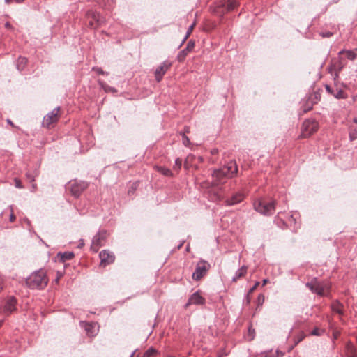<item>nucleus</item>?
<instances>
[{
  "instance_id": "7ed1b4c3",
  "label": "nucleus",
  "mask_w": 357,
  "mask_h": 357,
  "mask_svg": "<svg viewBox=\"0 0 357 357\" xmlns=\"http://www.w3.org/2000/svg\"><path fill=\"white\" fill-rule=\"evenodd\" d=\"M305 286L312 292L323 296L325 295V290L328 289L327 284L318 280L317 278H313Z\"/></svg>"
},
{
  "instance_id": "052dcab7",
  "label": "nucleus",
  "mask_w": 357,
  "mask_h": 357,
  "mask_svg": "<svg viewBox=\"0 0 357 357\" xmlns=\"http://www.w3.org/2000/svg\"><path fill=\"white\" fill-rule=\"evenodd\" d=\"M354 123H357V117H356V118H354Z\"/></svg>"
},
{
  "instance_id": "5fc2aeb1",
  "label": "nucleus",
  "mask_w": 357,
  "mask_h": 357,
  "mask_svg": "<svg viewBox=\"0 0 357 357\" xmlns=\"http://www.w3.org/2000/svg\"><path fill=\"white\" fill-rule=\"evenodd\" d=\"M7 122H8V123H9V124H10V125L13 126V124L12 121H11L10 119H8V120H7Z\"/></svg>"
},
{
  "instance_id": "603ef678",
  "label": "nucleus",
  "mask_w": 357,
  "mask_h": 357,
  "mask_svg": "<svg viewBox=\"0 0 357 357\" xmlns=\"http://www.w3.org/2000/svg\"><path fill=\"white\" fill-rule=\"evenodd\" d=\"M312 109V106L309 107L307 109H303L304 112H307V111L310 110Z\"/></svg>"
},
{
  "instance_id": "4d7b16f0",
  "label": "nucleus",
  "mask_w": 357,
  "mask_h": 357,
  "mask_svg": "<svg viewBox=\"0 0 357 357\" xmlns=\"http://www.w3.org/2000/svg\"><path fill=\"white\" fill-rule=\"evenodd\" d=\"M32 188H33L34 190H36V184L33 183V184L32 185Z\"/></svg>"
},
{
  "instance_id": "4c0bfd02",
  "label": "nucleus",
  "mask_w": 357,
  "mask_h": 357,
  "mask_svg": "<svg viewBox=\"0 0 357 357\" xmlns=\"http://www.w3.org/2000/svg\"><path fill=\"white\" fill-rule=\"evenodd\" d=\"M271 351L262 352L259 357H275V355L271 354Z\"/></svg>"
},
{
  "instance_id": "bb28decb",
  "label": "nucleus",
  "mask_w": 357,
  "mask_h": 357,
  "mask_svg": "<svg viewBox=\"0 0 357 357\" xmlns=\"http://www.w3.org/2000/svg\"><path fill=\"white\" fill-rule=\"evenodd\" d=\"M38 170L35 169L33 172H27L26 176L30 182H33L35 178L38 175Z\"/></svg>"
},
{
  "instance_id": "864d4df0",
  "label": "nucleus",
  "mask_w": 357,
  "mask_h": 357,
  "mask_svg": "<svg viewBox=\"0 0 357 357\" xmlns=\"http://www.w3.org/2000/svg\"><path fill=\"white\" fill-rule=\"evenodd\" d=\"M189 132H190V131H189V128H185V132H184V133H185H185H188Z\"/></svg>"
},
{
  "instance_id": "9b49d317",
  "label": "nucleus",
  "mask_w": 357,
  "mask_h": 357,
  "mask_svg": "<svg viewBox=\"0 0 357 357\" xmlns=\"http://www.w3.org/2000/svg\"><path fill=\"white\" fill-rule=\"evenodd\" d=\"M238 172V167L235 161H230L222 167V173L225 174L227 178L233 177Z\"/></svg>"
},
{
  "instance_id": "f03ea898",
  "label": "nucleus",
  "mask_w": 357,
  "mask_h": 357,
  "mask_svg": "<svg viewBox=\"0 0 357 357\" xmlns=\"http://www.w3.org/2000/svg\"><path fill=\"white\" fill-rule=\"evenodd\" d=\"M253 206L255 210L261 215H271L275 210V201L267 202L264 199H258L254 202Z\"/></svg>"
},
{
  "instance_id": "2f4dec72",
  "label": "nucleus",
  "mask_w": 357,
  "mask_h": 357,
  "mask_svg": "<svg viewBox=\"0 0 357 357\" xmlns=\"http://www.w3.org/2000/svg\"><path fill=\"white\" fill-rule=\"evenodd\" d=\"M93 326L91 324H86L85 329L87 333L90 335H94V333L93 331Z\"/></svg>"
},
{
  "instance_id": "ddd939ff",
  "label": "nucleus",
  "mask_w": 357,
  "mask_h": 357,
  "mask_svg": "<svg viewBox=\"0 0 357 357\" xmlns=\"http://www.w3.org/2000/svg\"><path fill=\"white\" fill-rule=\"evenodd\" d=\"M206 302V300L204 297H202L198 291L195 292L192 294L189 299L188 303H186L185 306L188 307L190 305H204Z\"/></svg>"
},
{
  "instance_id": "473e14b6",
  "label": "nucleus",
  "mask_w": 357,
  "mask_h": 357,
  "mask_svg": "<svg viewBox=\"0 0 357 357\" xmlns=\"http://www.w3.org/2000/svg\"><path fill=\"white\" fill-rule=\"evenodd\" d=\"M181 165H182L181 159H180L179 158H176L175 160V165L174 166V169L175 170L178 171L181 169Z\"/></svg>"
},
{
  "instance_id": "e2e57ef3",
  "label": "nucleus",
  "mask_w": 357,
  "mask_h": 357,
  "mask_svg": "<svg viewBox=\"0 0 357 357\" xmlns=\"http://www.w3.org/2000/svg\"><path fill=\"white\" fill-rule=\"evenodd\" d=\"M3 324V320H0V327L2 326Z\"/></svg>"
},
{
  "instance_id": "8fccbe9b",
  "label": "nucleus",
  "mask_w": 357,
  "mask_h": 357,
  "mask_svg": "<svg viewBox=\"0 0 357 357\" xmlns=\"http://www.w3.org/2000/svg\"><path fill=\"white\" fill-rule=\"evenodd\" d=\"M5 26L7 28V29H11L12 28V26L11 24L9 23V22H6L5 24Z\"/></svg>"
},
{
  "instance_id": "de8ad7c7",
  "label": "nucleus",
  "mask_w": 357,
  "mask_h": 357,
  "mask_svg": "<svg viewBox=\"0 0 357 357\" xmlns=\"http://www.w3.org/2000/svg\"><path fill=\"white\" fill-rule=\"evenodd\" d=\"M3 279L0 276V291L3 289Z\"/></svg>"
},
{
  "instance_id": "4468645a",
  "label": "nucleus",
  "mask_w": 357,
  "mask_h": 357,
  "mask_svg": "<svg viewBox=\"0 0 357 357\" xmlns=\"http://www.w3.org/2000/svg\"><path fill=\"white\" fill-rule=\"evenodd\" d=\"M195 42L192 40H189L185 48L180 51L177 55V60L180 62L183 61L190 52L195 47Z\"/></svg>"
},
{
  "instance_id": "9d476101",
  "label": "nucleus",
  "mask_w": 357,
  "mask_h": 357,
  "mask_svg": "<svg viewBox=\"0 0 357 357\" xmlns=\"http://www.w3.org/2000/svg\"><path fill=\"white\" fill-rule=\"evenodd\" d=\"M238 172V167L235 161H230L222 167V173L225 174L227 178L233 177Z\"/></svg>"
},
{
  "instance_id": "69168bd1",
  "label": "nucleus",
  "mask_w": 357,
  "mask_h": 357,
  "mask_svg": "<svg viewBox=\"0 0 357 357\" xmlns=\"http://www.w3.org/2000/svg\"><path fill=\"white\" fill-rule=\"evenodd\" d=\"M111 91H116V89H114V88L111 89Z\"/></svg>"
},
{
  "instance_id": "3c124183",
  "label": "nucleus",
  "mask_w": 357,
  "mask_h": 357,
  "mask_svg": "<svg viewBox=\"0 0 357 357\" xmlns=\"http://www.w3.org/2000/svg\"><path fill=\"white\" fill-rule=\"evenodd\" d=\"M268 282V279H264L263 281H262V285L263 286L266 285Z\"/></svg>"
},
{
  "instance_id": "f704fd0d",
  "label": "nucleus",
  "mask_w": 357,
  "mask_h": 357,
  "mask_svg": "<svg viewBox=\"0 0 357 357\" xmlns=\"http://www.w3.org/2000/svg\"><path fill=\"white\" fill-rule=\"evenodd\" d=\"M93 70L96 71L99 75H108V73L105 72L101 68L93 67Z\"/></svg>"
},
{
  "instance_id": "58836bf2",
  "label": "nucleus",
  "mask_w": 357,
  "mask_h": 357,
  "mask_svg": "<svg viewBox=\"0 0 357 357\" xmlns=\"http://www.w3.org/2000/svg\"><path fill=\"white\" fill-rule=\"evenodd\" d=\"M93 18L98 23L101 24L102 21L100 20V16L99 13H93Z\"/></svg>"
},
{
  "instance_id": "a878e982",
  "label": "nucleus",
  "mask_w": 357,
  "mask_h": 357,
  "mask_svg": "<svg viewBox=\"0 0 357 357\" xmlns=\"http://www.w3.org/2000/svg\"><path fill=\"white\" fill-rule=\"evenodd\" d=\"M344 52L346 53L347 59L351 61L354 60L357 56V54L352 50H341L339 54H342Z\"/></svg>"
},
{
  "instance_id": "e433bc0d",
  "label": "nucleus",
  "mask_w": 357,
  "mask_h": 357,
  "mask_svg": "<svg viewBox=\"0 0 357 357\" xmlns=\"http://www.w3.org/2000/svg\"><path fill=\"white\" fill-rule=\"evenodd\" d=\"M10 211V221L13 222L15 220V215H14L13 212V206H9Z\"/></svg>"
},
{
  "instance_id": "393cba45",
  "label": "nucleus",
  "mask_w": 357,
  "mask_h": 357,
  "mask_svg": "<svg viewBox=\"0 0 357 357\" xmlns=\"http://www.w3.org/2000/svg\"><path fill=\"white\" fill-rule=\"evenodd\" d=\"M238 6V3L236 0H228L226 3V7L228 11L234 10Z\"/></svg>"
},
{
  "instance_id": "4be33fe9",
  "label": "nucleus",
  "mask_w": 357,
  "mask_h": 357,
  "mask_svg": "<svg viewBox=\"0 0 357 357\" xmlns=\"http://www.w3.org/2000/svg\"><path fill=\"white\" fill-rule=\"evenodd\" d=\"M332 310L340 315L343 314V305L337 301L332 304Z\"/></svg>"
},
{
  "instance_id": "b1692460",
  "label": "nucleus",
  "mask_w": 357,
  "mask_h": 357,
  "mask_svg": "<svg viewBox=\"0 0 357 357\" xmlns=\"http://www.w3.org/2000/svg\"><path fill=\"white\" fill-rule=\"evenodd\" d=\"M333 96L337 99H345L347 98V94L342 89L335 88L334 93Z\"/></svg>"
},
{
  "instance_id": "a19ab883",
  "label": "nucleus",
  "mask_w": 357,
  "mask_h": 357,
  "mask_svg": "<svg viewBox=\"0 0 357 357\" xmlns=\"http://www.w3.org/2000/svg\"><path fill=\"white\" fill-rule=\"evenodd\" d=\"M326 91L333 95L334 93L335 89H333V87L330 86L329 85H326Z\"/></svg>"
},
{
  "instance_id": "72a5a7b5",
  "label": "nucleus",
  "mask_w": 357,
  "mask_h": 357,
  "mask_svg": "<svg viewBox=\"0 0 357 357\" xmlns=\"http://www.w3.org/2000/svg\"><path fill=\"white\" fill-rule=\"evenodd\" d=\"M138 187V183L137 182H135V183H133L131 185V187L130 188V189L128 190V194L130 195V194H132L134 193V192L135 191V190L137 189V188Z\"/></svg>"
},
{
  "instance_id": "7c9ffc66",
  "label": "nucleus",
  "mask_w": 357,
  "mask_h": 357,
  "mask_svg": "<svg viewBox=\"0 0 357 357\" xmlns=\"http://www.w3.org/2000/svg\"><path fill=\"white\" fill-rule=\"evenodd\" d=\"M195 26V24H192V25L190 26V27L188 28L187 32H186V34L184 37V38L183 39L180 46H181L184 43L185 41L187 40V38L190 36V35L191 34V32L193 29V27Z\"/></svg>"
},
{
  "instance_id": "39448f33",
  "label": "nucleus",
  "mask_w": 357,
  "mask_h": 357,
  "mask_svg": "<svg viewBox=\"0 0 357 357\" xmlns=\"http://www.w3.org/2000/svg\"><path fill=\"white\" fill-rule=\"evenodd\" d=\"M211 265L208 262L205 260H200L196 265L195 270L192 273V278L195 280H199L202 278L210 269Z\"/></svg>"
},
{
  "instance_id": "37998d69",
  "label": "nucleus",
  "mask_w": 357,
  "mask_h": 357,
  "mask_svg": "<svg viewBox=\"0 0 357 357\" xmlns=\"http://www.w3.org/2000/svg\"><path fill=\"white\" fill-rule=\"evenodd\" d=\"M259 284V282H255V285L252 288H250V289L249 290L248 294L252 293Z\"/></svg>"
},
{
  "instance_id": "dca6fc26",
  "label": "nucleus",
  "mask_w": 357,
  "mask_h": 357,
  "mask_svg": "<svg viewBox=\"0 0 357 357\" xmlns=\"http://www.w3.org/2000/svg\"><path fill=\"white\" fill-rule=\"evenodd\" d=\"M343 67L344 63L341 59H335L332 61L331 70L335 71V75L337 77L338 73L342 70Z\"/></svg>"
},
{
  "instance_id": "6ab92c4d",
  "label": "nucleus",
  "mask_w": 357,
  "mask_h": 357,
  "mask_svg": "<svg viewBox=\"0 0 357 357\" xmlns=\"http://www.w3.org/2000/svg\"><path fill=\"white\" fill-rule=\"evenodd\" d=\"M75 256L73 252H59L57 254V257L61 262H65L68 260H70Z\"/></svg>"
},
{
  "instance_id": "bf43d9fd",
  "label": "nucleus",
  "mask_w": 357,
  "mask_h": 357,
  "mask_svg": "<svg viewBox=\"0 0 357 357\" xmlns=\"http://www.w3.org/2000/svg\"><path fill=\"white\" fill-rule=\"evenodd\" d=\"M24 0H15L16 2L17 3H21L22 1H24Z\"/></svg>"
},
{
  "instance_id": "423d86ee",
  "label": "nucleus",
  "mask_w": 357,
  "mask_h": 357,
  "mask_svg": "<svg viewBox=\"0 0 357 357\" xmlns=\"http://www.w3.org/2000/svg\"><path fill=\"white\" fill-rule=\"evenodd\" d=\"M87 187V183L82 181L75 180L68 183V188L75 197H78Z\"/></svg>"
},
{
  "instance_id": "1a4fd4ad",
  "label": "nucleus",
  "mask_w": 357,
  "mask_h": 357,
  "mask_svg": "<svg viewBox=\"0 0 357 357\" xmlns=\"http://www.w3.org/2000/svg\"><path fill=\"white\" fill-rule=\"evenodd\" d=\"M99 257L100 259V266H102L112 264L115 259L114 255L107 250L101 251L99 254Z\"/></svg>"
},
{
  "instance_id": "cd10ccee",
  "label": "nucleus",
  "mask_w": 357,
  "mask_h": 357,
  "mask_svg": "<svg viewBox=\"0 0 357 357\" xmlns=\"http://www.w3.org/2000/svg\"><path fill=\"white\" fill-rule=\"evenodd\" d=\"M158 354L157 350L153 348H149L142 356V357H155Z\"/></svg>"
},
{
  "instance_id": "338daca9",
  "label": "nucleus",
  "mask_w": 357,
  "mask_h": 357,
  "mask_svg": "<svg viewBox=\"0 0 357 357\" xmlns=\"http://www.w3.org/2000/svg\"><path fill=\"white\" fill-rule=\"evenodd\" d=\"M356 344H357V335H356Z\"/></svg>"
},
{
  "instance_id": "c85d7f7f",
  "label": "nucleus",
  "mask_w": 357,
  "mask_h": 357,
  "mask_svg": "<svg viewBox=\"0 0 357 357\" xmlns=\"http://www.w3.org/2000/svg\"><path fill=\"white\" fill-rule=\"evenodd\" d=\"M349 139L351 141L357 139V127H350L349 128Z\"/></svg>"
},
{
  "instance_id": "0e129e2a",
  "label": "nucleus",
  "mask_w": 357,
  "mask_h": 357,
  "mask_svg": "<svg viewBox=\"0 0 357 357\" xmlns=\"http://www.w3.org/2000/svg\"><path fill=\"white\" fill-rule=\"evenodd\" d=\"M182 245H183L182 243H181V245H179L178 246V249H179V248H181V246H182Z\"/></svg>"
},
{
  "instance_id": "2eb2a0df",
  "label": "nucleus",
  "mask_w": 357,
  "mask_h": 357,
  "mask_svg": "<svg viewBox=\"0 0 357 357\" xmlns=\"http://www.w3.org/2000/svg\"><path fill=\"white\" fill-rule=\"evenodd\" d=\"M16 299L13 296L10 297L3 306V312L6 314L12 313L16 310Z\"/></svg>"
},
{
  "instance_id": "680f3d73",
  "label": "nucleus",
  "mask_w": 357,
  "mask_h": 357,
  "mask_svg": "<svg viewBox=\"0 0 357 357\" xmlns=\"http://www.w3.org/2000/svg\"><path fill=\"white\" fill-rule=\"evenodd\" d=\"M5 1H6L7 3H9L11 1V0H5Z\"/></svg>"
},
{
  "instance_id": "c756f323",
  "label": "nucleus",
  "mask_w": 357,
  "mask_h": 357,
  "mask_svg": "<svg viewBox=\"0 0 357 357\" xmlns=\"http://www.w3.org/2000/svg\"><path fill=\"white\" fill-rule=\"evenodd\" d=\"M159 172L165 175V176H172V171L168 169V168H165V167H160L159 168Z\"/></svg>"
},
{
  "instance_id": "c9c22d12",
  "label": "nucleus",
  "mask_w": 357,
  "mask_h": 357,
  "mask_svg": "<svg viewBox=\"0 0 357 357\" xmlns=\"http://www.w3.org/2000/svg\"><path fill=\"white\" fill-rule=\"evenodd\" d=\"M183 137V144L184 146H188L190 144L189 138L185 135V133L182 134Z\"/></svg>"
},
{
  "instance_id": "c03bdc74",
  "label": "nucleus",
  "mask_w": 357,
  "mask_h": 357,
  "mask_svg": "<svg viewBox=\"0 0 357 357\" xmlns=\"http://www.w3.org/2000/svg\"><path fill=\"white\" fill-rule=\"evenodd\" d=\"M275 354V357H282L284 356V353L279 350H276Z\"/></svg>"
},
{
  "instance_id": "ea45409f",
  "label": "nucleus",
  "mask_w": 357,
  "mask_h": 357,
  "mask_svg": "<svg viewBox=\"0 0 357 357\" xmlns=\"http://www.w3.org/2000/svg\"><path fill=\"white\" fill-rule=\"evenodd\" d=\"M320 35L323 37V38H329L331 36H333V33L332 32H330V31H325V32H321L320 33Z\"/></svg>"
},
{
  "instance_id": "f257e3e1",
  "label": "nucleus",
  "mask_w": 357,
  "mask_h": 357,
  "mask_svg": "<svg viewBox=\"0 0 357 357\" xmlns=\"http://www.w3.org/2000/svg\"><path fill=\"white\" fill-rule=\"evenodd\" d=\"M47 282L46 272L43 269L33 272L26 279V285L32 289H42L47 286Z\"/></svg>"
},
{
  "instance_id": "0eeeda50",
  "label": "nucleus",
  "mask_w": 357,
  "mask_h": 357,
  "mask_svg": "<svg viewBox=\"0 0 357 357\" xmlns=\"http://www.w3.org/2000/svg\"><path fill=\"white\" fill-rule=\"evenodd\" d=\"M318 123L312 119H306L302 125V135L304 137L310 136L312 133L317 131Z\"/></svg>"
},
{
  "instance_id": "6e6552de",
  "label": "nucleus",
  "mask_w": 357,
  "mask_h": 357,
  "mask_svg": "<svg viewBox=\"0 0 357 357\" xmlns=\"http://www.w3.org/2000/svg\"><path fill=\"white\" fill-rule=\"evenodd\" d=\"M60 107H57L52 111L50 112L47 115L44 116L43 125L45 127L49 128L50 125L58 121L59 119V112Z\"/></svg>"
},
{
  "instance_id": "aec40b11",
  "label": "nucleus",
  "mask_w": 357,
  "mask_h": 357,
  "mask_svg": "<svg viewBox=\"0 0 357 357\" xmlns=\"http://www.w3.org/2000/svg\"><path fill=\"white\" fill-rule=\"evenodd\" d=\"M345 355L357 356V349L350 342H347L345 346Z\"/></svg>"
},
{
  "instance_id": "f3484780",
  "label": "nucleus",
  "mask_w": 357,
  "mask_h": 357,
  "mask_svg": "<svg viewBox=\"0 0 357 357\" xmlns=\"http://www.w3.org/2000/svg\"><path fill=\"white\" fill-rule=\"evenodd\" d=\"M243 195L241 192L234 194L230 199L226 200L227 206H231L240 203L243 199Z\"/></svg>"
},
{
  "instance_id": "a211bd4d",
  "label": "nucleus",
  "mask_w": 357,
  "mask_h": 357,
  "mask_svg": "<svg viewBox=\"0 0 357 357\" xmlns=\"http://www.w3.org/2000/svg\"><path fill=\"white\" fill-rule=\"evenodd\" d=\"M213 176L218 183H224L225 180L227 178L225 174L222 173V168L215 170Z\"/></svg>"
},
{
  "instance_id": "a18cd8bd",
  "label": "nucleus",
  "mask_w": 357,
  "mask_h": 357,
  "mask_svg": "<svg viewBox=\"0 0 357 357\" xmlns=\"http://www.w3.org/2000/svg\"><path fill=\"white\" fill-rule=\"evenodd\" d=\"M258 301L259 303H263L264 301V296L263 294H259L258 296Z\"/></svg>"
},
{
  "instance_id": "49530a36",
  "label": "nucleus",
  "mask_w": 357,
  "mask_h": 357,
  "mask_svg": "<svg viewBox=\"0 0 357 357\" xmlns=\"http://www.w3.org/2000/svg\"><path fill=\"white\" fill-rule=\"evenodd\" d=\"M311 334L313 335H319V332H318V329L316 328V329L313 330L312 331Z\"/></svg>"
},
{
  "instance_id": "20e7f679",
  "label": "nucleus",
  "mask_w": 357,
  "mask_h": 357,
  "mask_svg": "<svg viewBox=\"0 0 357 357\" xmlns=\"http://www.w3.org/2000/svg\"><path fill=\"white\" fill-rule=\"evenodd\" d=\"M107 231L100 230L93 238L91 250L93 252H97L100 247L104 245L107 239Z\"/></svg>"
},
{
  "instance_id": "f8f14e48",
  "label": "nucleus",
  "mask_w": 357,
  "mask_h": 357,
  "mask_svg": "<svg viewBox=\"0 0 357 357\" xmlns=\"http://www.w3.org/2000/svg\"><path fill=\"white\" fill-rule=\"evenodd\" d=\"M171 65L172 63L169 61H165L163 63H162L158 68H156L155 72V80L158 82H160L162 80L164 75L166 73V72L169 68Z\"/></svg>"
},
{
  "instance_id": "79ce46f5",
  "label": "nucleus",
  "mask_w": 357,
  "mask_h": 357,
  "mask_svg": "<svg viewBox=\"0 0 357 357\" xmlns=\"http://www.w3.org/2000/svg\"><path fill=\"white\" fill-rule=\"evenodd\" d=\"M15 185L17 188H23L20 180H19L18 178H15Z\"/></svg>"
},
{
  "instance_id": "412c9836",
  "label": "nucleus",
  "mask_w": 357,
  "mask_h": 357,
  "mask_svg": "<svg viewBox=\"0 0 357 357\" xmlns=\"http://www.w3.org/2000/svg\"><path fill=\"white\" fill-rule=\"evenodd\" d=\"M247 272V267L245 266H243L239 269L236 271L235 273V275H234L232 278L233 282H236L239 278L244 276Z\"/></svg>"
},
{
  "instance_id": "13d9d810",
  "label": "nucleus",
  "mask_w": 357,
  "mask_h": 357,
  "mask_svg": "<svg viewBox=\"0 0 357 357\" xmlns=\"http://www.w3.org/2000/svg\"><path fill=\"white\" fill-rule=\"evenodd\" d=\"M302 340V337L300 338L297 342H296L295 344H297L298 342H300Z\"/></svg>"
},
{
  "instance_id": "6e6d98bb",
  "label": "nucleus",
  "mask_w": 357,
  "mask_h": 357,
  "mask_svg": "<svg viewBox=\"0 0 357 357\" xmlns=\"http://www.w3.org/2000/svg\"><path fill=\"white\" fill-rule=\"evenodd\" d=\"M345 357H357V356L345 355Z\"/></svg>"
},
{
  "instance_id": "5701e85b",
  "label": "nucleus",
  "mask_w": 357,
  "mask_h": 357,
  "mask_svg": "<svg viewBox=\"0 0 357 357\" xmlns=\"http://www.w3.org/2000/svg\"><path fill=\"white\" fill-rule=\"evenodd\" d=\"M27 63V59L25 57L20 56L17 60L16 67L18 70L22 71L24 70L26 64Z\"/></svg>"
},
{
  "instance_id": "09e8293b",
  "label": "nucleus",
  "mask_w": 357,
  "mask_h": 357,
  "mask_svg": "<svg viewBox=\"0 0 357 357\" xmlns=\"http://www.w3.org/2000/svg\"><path fill=\"white\" fill-rule=\"evenodd\" d=\"M84 241L83 240H80L79 243L77 247L79 248H82L84 246Z\"/></svg>"
}]
</instances>
